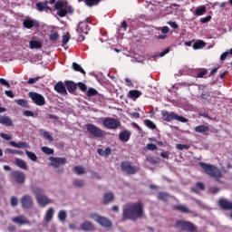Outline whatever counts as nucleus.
Segmentation results:
<instances>
[{"mask_svg": "<svg viewBox=\"0 0 232 232\" xmlns=\"http://www.w3.org/2000/svg\"><path fill=\"white\" fill-rule=\"evenodd\" d=\"M113 200H115V195L113 194V192H107L103 195V204H111Z\"/></svg>", "mask_w": 232, "mask_h": 232, "instance_id": "nucleus-22", "label": "nucleus"}, {"mask_svg": "<svg viewBox=\"0 0 232 232\" xmlns=\"http://www.w3.org/2000/svg\"><path fill=\"white\" fill-rule=\"evenodd\" d=\"M33 193L36 196V200L40 206H48V204L52 203V200L48 198V197L42 195L43 193V188H33Z\"/></svg>", "mask_w": 232, "mask_h": 232, "instance_id": "nucleus-8", "label": "nucleus"}, {"mask_svg": "<svg viewBox=\"0 0 232 232\" xmlns=\"http://www.w3.org/2000/svg\"><path fill=\"white\" fill-rule=\"evenodd\" d=\"M175 227L177 229H180L181 231H187V232H197L198 228L195 224L191 221H186L183 219H179L175 223Z\"/></svg>", "mask_w": 232, "mask_h": 232, "instance_id": "nucleus-5", "label": "nucleus"}, {"mask_svg": "<svg viewBox=\"0 0 232 232\" xmlns=\"http://www.w3.org/2000/svg\"><path fill=\"white\" fill-rule=\"evenodd\" d=\"M173 209H176V211H180V213H191V210H189V208H188V207L185 205H176L173 207Z\"/></svg>", "mask_w": 232, "mask_h": 232, "instance_id": "nucleus-29", "label": "nucleus"}, {"mask_svg": "<svg viewBox=\"0 0 232 232\" xmlns=\"http://www.w3.org/2000/svg\"><path fill=\"white\" fill-rule=\"evenodd\" d=\"M50 41H57L59 34L57 33L51 34L49 36Z\"/></svg>", "mask_w": 232, "mask_h": 232, "instance_id": "nucleus-54", "label": "nucleus"}, {"mask_svg": "<svg viewBox=\"0 0 232 232\" xmlns=\"http://www.w3.org/2000/svg\"><path fill=\"white\" fill-rule=\"evenodd\" d=\"M49 160L50 165L53 166V168H59V166H64V164H66V158H57L51 156Z\"/></svg>", "mask_w": 232, "mask_h": 232, "instance_id": "nucleus-15", "label": "nucleus"}, {"mask_svg": "<svg viewBox=\"0 0 232 232\" xmlns=\"http://www.w3.org/2000/svg\"><path fill=\"white\" fill-rule=\"evenodd\" d=\"M99 3H101V0H85V5H87V6H95Z\"/></svg>", "mask_w": 232, "mask_h": 232, "instance_id": "nucleus-45", "label": "nucleus"}, {"mask_svg": "<svg viewBox=\"0 0 232 232\" xmlns=\"http://www.w3.org/2000/svg\"><path fill=\"white\" fill-rule=\"evenodd\" d=\"M168 24H169V26H171V28H173L174 30H177V28H179V24L176 22H169Z\"/></svg>", "mask_w": 232, "mask_h": 232, "instance_id": "nucleus-61", "label": "nucleus"}, {"mask_svg": "<svg viewBox=\"0 0 232 232\" xmlns=\"http://www.w3.org/2000/svg\"><path fill=\"white\" fill-rule=\"evenodd\" d=\"M11 176L17 184H24L26 180V175L19 170L12 171Z\"/></svg>", "mask_w": 232, "mask_h": 232, "instance_id": "nucleus-12", "label": "nucleus"}, {"mask_svg": "<svg viewBox=\"0 0 232 232\" xmlns=\"http://www.w3.org/2000/svg\"><path fill=\"white\" fill-rule=\"evenodd\" d=\"M144 124H145V126H147V128H150V130L157 129V125H155V123L153 121H151V120H145Z\"/></svg>", "mask_w": 232, "mask_h": 232, "instance_id": "nucleus-39", "label": "nucleus"}, {"mask_svg": "<svg viewBox=\"0 0 232 232\" xmlns=\"http://www.w3.org/2000/svg\"><path fill=\"white\" fill-rule=\"evenodd\" d=\"M66 211L64 210H61L59 213H58V218L59 220H61V222H64L66 220Z\"/></svg>", "mask_w": 232, "mask_h": 232, "instance_id": "nucleus-44", "label": "nucleus"}, {"mask_svg": "<svg viewBox=\"0 0 232 232\" xmlns=\"http://www.w3.org/2000/svg\"><path fill=\"white\" fill-rule=\"evenodd\" d=\"M177 149L179 150L180 151L184 150H189V145H186V144H178L177 145Z\"/></svg>", "mask_w": 232, "mask_h": 232, "instance_id": "nucleus-50", "label": "nucleus"}, {"mask_svg": "<svg viewBox=\"0 0 232 232\" xmlns=\"http://www.w3.org/2000/svg\"><path fill=\"white\" fill-rule=\"evenodd\" d=\"M29 48L31 50H39V48H43V44L39 41L32 40L29 42Z\"/></svg>", "mask_w": 232, "mask_h": 232, "instance_id": "nucleus-27", "label": "nucleus"}, {"mask_svg": "<svg viewBox=\"0 0 232 232\" xmlns=\"http://www.w3.org/2000/svg\"><path fill=\"white\" fill-rule=\"evenodd\" d=\"M23 26L27 30H32V28H39L41 24L37 20L26 19L24 20Z\"/></svg>", "mask_w": 232, "mask_h": 232, "instance_id": "nucleus-17", "label": "nucleus"}, {"mask_svg": "<svg viewBox=\"0 0 232 232\" xmlns=\"http://www.w3.org/2000/svg\"><path fill=\"white\" fill-rule=\"evenodd\" d=\"M194 131H196V133H208L209 127L208 125H198L195 127Z\"/></svg>", "mask_w": 232, "mask_h": 232, "instance_id": "nucleus-28", "label": "nucleus"}, {"mask_svg": "<svg viewBox=\"0 0 232 232\" xmlns=\"http://www.w3.org/2000/svg\"><path fill=\"white\" fill-rule=\"evenodd\" d=\"M41 150L43 153H45V155H53V149H50L49 147H42Z\"/></svg>", "mask_w": 232, "mask_h": 232, "instance_id": "nucleus-43", "label": "nucleus"}, {"mask_svg": "<svg viewBox=\"0 0 232 232\" xmlns=\"http://www.w3.org/2000/svg\"><path fill=\"white\" fill-rule=\"evenodd\" d=\"M119 139L121 142H128L131 139V132L129 130H125L120 132Z\"/></svg>", "mask_w": 232, "mask_h": 232, "instance_id": "nucleus-20", "label": "nucleus"}, {"mask_svg": "<svg viewBox=\"0 0 232 232\" xmlns=\"http://www.w3.org/2000/svg\"><path fill=\"white\" fill-rule=\"evenodd\" d=\"M206 73H208V70L205 69L198 73L197 78L202 79L204 77V75H206Z\"/></svg>", "mask_w": 232, "mask_h": 232, "instance_id": "nucleus-58", "label": "nucleus"}, {"mask_svg": "<svg viewBox=\"0 0 232 232\" xmlns=\"http://www.w3.org/2000/svg\"><path fill=\"white\" fill-rule=\"evenodd\" d=\"M42 135L44 136V138L47 139V140H49L50 142H53V137H52V136L50 135V132H48V131H44V132L42 133Z\"/></svg>", "mask_w": 232, "mask_h": 232, "instance_id": "nucleus-47", "label": "nucleus"}, {"mask_svg": "<svg viewBox=\"0 0 232 232\" xmlns=\"http://www.w3.org/2000/svg\"><path fill=\"white\" fill-rule=\"evenodd\" d=\"M15 102L18 104V106H21L22 108H29L28 101L24 99L15 100Z\"/></svg>", "mask_w": 232, "mask_h": 232, "instance_id": "nucleus-38", "label": "nucleus"}, {"mask_svg": "<svg viewBox=\"0 0 232 232\" xmlns=\"http://www.w3.org/2000/svg\"><path fill=\"white\" fill-rule=\"evenodd\" d=\"M29 97L34 104H35L36 106H44V104H46V100L44 99V96L39 94L38 92H30Z\"/></svg>", "mask_w": 232, "mask_h": 232, "instance_id": "nucleus-10", "label": "nucleus"}, {"mask_svg": "<svg viewBox=\"0 0 232 232\" xmlns=\"http://www.w3.org/2000/svg\"><path fill=\"white\" fill-rule=\"evenodd\" d=\"M78 86L79 90H81V92H86V90H88V86H86L83 82H78L76 83V87Z\"/></svg>", "mask_w": 232, "mask_h": 232, "instance_id": "nucleus-46", "label": "nucleus"}, {"mask_svg": "<svg viewBox=\"0 0 232 232\" xmlns=\"http://www.w3.org/2000/svg\"><path fill=\"white\" fill-rule=\"evenodd\" d=\"M64 84L69 93H75V90H77V83L73 81H65Z\"/></svg>", "mask_w": 232, "mask_h": 232, "instance_id": "nucleus-21", "label": "nucleus"}, {"mask_svg": "<svg viewBox=\"0 0 232 232\" xmlns=\"http://www.w3.org/2000/svg\"><path fill=\"white\" fill-rule=\"evenodd\" d=\"M12 220L14 222V224H20V226L30 224V221H28V219H26L24 216L14 217Z\"/></svg>", "mask_w": 232, "mask_h": 232, "instance_id": "nucleus-24", "label": "nucleus"}, {"mask_svg": "<svg viewBox=\"0 0 232 232\" xmlns=\"http://www.w3.org/2000/svg\"><path fill=\"white\" fill-rule=\"evenodd\" d=\"M69 41H70V34H64L62 40L63 44H68Z\"/></svg>", "mask_w": 232, "mask_h": 232, "instance_id": "nucleus-51", "label": "nucleus"}, {"mask_svg": "<svg viewBox=\"0 0 232 232\" xmlns=\"http://www.w3.org/2000/svg\"><path fill=\"white\" fill-rule=\"evenodd\" d=\"M54 92L60 93L61 95H68V91H66V85L63 82H58L54 85Z\"/></svg>", "mask_w": 232, "mask_h": 232, "instance_id": "nucleus-18", "label": "nucleus"}, {"mask_svg": "<svg viewBox=\"0 0 232 232\" xmlns=\"http://www.w3.org/2000/svg\"><path fill=\"white\" fill-rule=\"evenodd\" d=\"M200 97H201V99L206 100L209 97V92H203V93H201Z\"/></svg>", "mask_w": 232, "mask_h": 232, "instance_id": "nucleus-64", "label": "nucleus"}, {"mask_svg": "<svg viewBox=\"0 0 232 232\" xmlns=\"http://www.w3.org/2000/svg\"><path fill=\"white\" fill-rule=\"evenodd\" d=\"M160 30L163 34H169V27L168 26H163L160 28Z\"/></svg>", "mask_w": 232, "mask_h": 232, "instance_id": "nucleus-63", "label": "nucleus"}, {"mask_svg": "<svg viewBox=\"0 0 232 232\" xmlns=\"http://www.w3.org/2000/svg\"><path fill=\"white\" fill-rule=\"evenodd\" d=\"M0 84H2V86H6V88H10V83L4 78L0 79Z\"/></svg>", "mask_w": 232, "mask_h": 232, "instance_id": "nucleus-56", "label": "nucleus"}, {"mask_svg": "<svg viewBox=\"0 0 232 232\" xmlns=\"http://www.w3.org/2000/svg\"><path fill=\"white\" fill-rule=\"evenodd\" d=\"M10 202H11L12 208H15L19 204V199H17V198H15V196H13L11 198Z\"/></svg>", "mask_w": 232, "mask_h": 232, "instance_id": "nucleus-48", "label": "nucleus"}, {"mask_svg": "<svg viewBox=\"0 0 232 232\" xmlns=\"http://www.w3.org/2000/svg\"><path fill=\"white\" fill-rule=\"evenodd\" d=\"M73 171L74 173H76V175H84V173H86V170H84L83 166H75L73 168Z\"/></svg>", "mask_w": 232, "mask_h": 232, "instance_id": "nucleus-35", "label": "nucleus"}, {"mask_svg": "<svg viewBox=\"0 0 232 232\" xmlns=\"http://www.w3.org/2000/svg\"><path fill=\"white\" fill-rule=\"evenodd\" d=\"M102 124L107 130H117V128H121V121L117 118H105Z\"/></svg>", "mask_w": 232, "mask_h": 232, "instance_id": "nucleus-9", "label": "nucleus"}, {"mask_svg": "<svg viewBox=\"0 0 232 232\" xmlns=\"http://www.w3.org/2000/svg\"><path fill=\"white\" fill-rule=\"evenodd\" d=\"M158 198L159 200H162V202H168V200H169V194L166 192H159Z\"/></svg>", "mask_w": 232, "mask_h": 232, "instance_id": "nucleus-32", "label": "nucleus"}, {"mask_svg": "<svg viewBox=\"0 0 232 232\" xmlns=\"http://www.w3.org/2000/svg\"><path fill=\"white\" fill-rule=\"evenodd\" d=\"M99 95V91L94 88H89L87 91V97H95Z\"/></svg>", "mask_w": 232, "mask_h": 232, "instance_id": "nucleus-37", "label": "nucleus"}, {"mask_svg": "<svg viewBox=\"0 0 232 232\" xmlns=\"http://www.w3.org/2000/svg\"><path fill=\"white\" fill-rule=\"evenodd\" d=\"M21 204L22 208L24 209H30L34 207V199L32 198V196L30 195H24L21 198Z\"/></svg>", "mask_w": 232, "mask_h": 232, "instance_id": "nucleus-13", "label": "nucleus"}, {"mask_svg": "<svg viewBox=\"0 0 232 232\" xmlns=\"http://www.w3.org/2000/svg\"><path fill=\"white\" fill-rule=\"evenodd\" d=\"M147 150H149V151H155V150H157V145L149 143L147 144Z\"/></svg>", "mask_w": 232, "mask_h": 232, "instance_id": "nucleus-52", "label": "nucleus"}, {"mask_svg": "<svg viewBox=\"0 0 232 232\" xmlns=\"http://www.w3.org/2000/svg\"><path fill=\"white\" fill-rule=\"evenodd\" d=\"M206 46V43L202 40H198L193 44L194 50H200L201 48H204Z\"/></svg>", "mask_w": 232, "mask_h": 232, "instance_id": "nucleus-34", "label": "nucleus"}, {"mask_svg": "<svg viewBox=\"0 0 232 232\" xmlns=\"http://www.w3.org/2000/svg\"><path fill=\"white\" fill-rule=\"evenodd\" d=\"M72 184L76 188H84V180H82V179H74L72 181Z\"/></svg>", "mask_w": 232, "mask_h": 232, "instance_id": "nucleus-40", "label": "nucleus"}, {"mask_svg": "<svg viewBox=\"0 0 232 232\" xmlns=\"http://www.w3.org/2000/svg\"><path fill=\"white\" fill-rule=\"evenodd\" d=\"M25 154L27 155L28 159H30L31 160H34V162L37 160V155H35V153L29 150H25Z\"/></svg>", "mask_w": 232, "mask_h": 232, "instance_id": "nucleus-41", "label": "nucleus"}, {"mask_svg": "<svg viewBox=\"0 0 232 232\" xmlns=\"http://www.w3.org/2000/svg\"><path fill=\"white\" fill-rule=\"evenodd\" d=\"M36 10L38 12H44V10H47L49 12L53 11V9L48 5V1L37 2L36 3Z\"/></svg>", "mask_w": 232, "mask_h": 232, "instance_id": "nucleus-19", "label": "nucleus"}, {"mask_svg": "<svg viewBox=\"0 0 232 232\" xmlns=\"http://www.w3.org/2000/svg\"><path fill=\"white\" fill-rule=\"evenodd\" d=\"M122 222L131 220L135 222L144 217V205L142 202L128 203L122 208Z\"/></svg>", "mask_w": 232, "mask_h": 232, "instance_id": "nucleus-1", "label": "nucleus"}, {"mask_svg": "<svg viewBox=\"0 0 232 232\" xmlns=\"http://www.w3.org/2000/svg\"><path fill=\"white\" fill-rule=\"evenodd\" d=\"M218 191H220V188H218V187H212V188H210V192L213 195H217V193H218Z\"/></svg>", "mask_w": 232, "mask_h": 232, "instance_id": "nucleus-59", "label": "nucleus"}, {"mask_svg": "<svg viewBox=\"0 0 232 232\" xmlns=\"http://www.w3.org/2000/svg\"><path fill=\"white\" fill-rule=\"evenodd\" d=\"M15 164L16 166H18V168H21L22 169H28V165H26V162L19 158L15 159Z\"/></svg>", "mask_w": 232, "mask_h": 232, "instance_id": "nucleus-31", "label": "nucleus"}, {"mask_svg": "<svg viewBox=\"0 0 232 232\" xmlns=\"http://www.w3.org/2000/svg\"><path fill=\"white\" fill-rule=\"evenodd\" d=\"M7 153H11L12 155H23V151L21 150H15L14 149H6Z\"/></svg>", "mask_w": 232, "mask_h": 232, "instance_id": "nucleus-49", "label": "nucleus"}, {"mask_svg": "<svg viewBox=\"0 0 232 232\" xmlns=\"http://www.w3.org/2000/svg\"><path fill=\"white\" fill-rule=\"evenodd\" d=\"M209 21H211V15H208L200 19V22L203 24H206V23H209Z\"/></svg>", "mask_w": 232, "mask_h": 232, "instance_id": "nucleus-55", "label": "nucleus"}, {"mask_svg": "<svg viewBox=\"0 0 232 232\" xmlns=\"http://www.w3.org/2000/svg\"><path fill=\"white\" fill-rule=\"evenodd\" d=\"M218 204L223 211H232V201L221 198L218 199Z\"/></svg>", "mask_w": 232, "mask_h": 232, "instance_id": "nucleus-16", "label": "nucleus"}, {"mask_svg": "<svg viewBox=\"0 0 232 232\" xmlns=\"http://www.w3.org/2000/svg\"><path fill=\"white\" fill-rule=\"evenodd\" d=\"M48 3L54 5V10L57 11L56 15L59 17H66L67 14H73V7L66 0H49Z\"/></svg>", "mask_w": 232, "mask_h": 232, "instance_id": "nucleus-2", "label": "nucleus"}, {"mask_svg": "<svg viewBox=\"0 0 232 232\" xmlns=\"http://www.w3.org/2000/svg\"><path fill=\"white\" fill-rule=\"evenodd\" d=\"M72 68L75 72H80V73H82V75H86V71H84V69H82V67H81V65L77 63H72Z\"/></svg>", "mask_w": 232, "mask_h": 232, "instance_id": "nucleus-33", "label": "nucleus"}, {"mask_svg": "<svg viewBox=\"0 0 232 232\" xmlns=\"http://www.w3.org/2000/svg\"><path fill=\"white\" fill-rule=\"evenodd\" d=\"M9 144L10 146H13V148H20V149L30 148V145L25 141H20L18 143L15 141H10Z\"/></svg>", "mask_w": 232, "mask_h": 232, "instance_id": "nucleus-26", "label": "nucleus"}, {"mask_svg": "<svg viewBox=\"0 0 232 232\" xmlns=\"http://www.w3.org/2000/svg\"><path fill=\"white\" fill-rule=\"evenodd\" d=\"M5 93L7 97H10V99H14V97H15V95H14V92L12 91H5Z\"/></svg>", "mask_w": 232, "mask_h": 232, "instance_id": "nucleus-62", "label": "nucleus"}, {"mask_svg": "<svg viewBox=\"0 0 232 232\" xmlns=\"http://www.w3.org/2000/svg\"><path fill=\"white\" fill-rule=\"evenodd\" d=\"M196 188H198L201 191H204V189H206V185H204V183H202V182H198L196 184Z\"/></svg>", "mask_w": 232, "mask_h": 232, "instance_id": "nucleus-57", "label": "nucleus"}, {"mask_svg": "<svg viewBox=\"0 0 232 232\" xmlns=\"http://www.w3.org/2000/svg\"><path fill=\"white\" fill-rule=\"evenodd\" d=\"M81 227L82 231H95V227L91 221H84L82 223Z\"/></svg>", "mask_w": 232, "mask_h": 232, "instance_id": "nucleus-23", "label": "nucleus"}, {"mask_svg": "<svg viewBox=\"0 0 232 232\" xmlns=\"http://www.w3.org/2000/svg\"><path fill=\"white\" fill-rule=\"evenodd\" d=\"M86 130L89 133H91V135H93V137H97L98 139L104 137V132L102 131V130L92 123H88L86 125Z\"/></svg>", "mask_w": 232, "mask_h": 232, "instance_id": "nucleus-11", "label": "nucleus"}, {"mask_svg": "<svg viewBox=\"0 0 232 232\" xmlns=\"http://www.w3.org/2000/svg\"><path fill=\"white\" fill-rule=\"evenodd\" d=\"M197 15H204L206 14V6L198 7L195 10Z\"/></svg>", "mask_w": 232, "mask_h": 232, "instance_id": "nucleus-42", "label": "nucleus"}, {"mask_svg": "<svg viewBox=\"0 0 232 232\" xmlns=\"http://www.w3.org/2000/svg\"><path fill=\"white\" fill-rule=\"evenodd\" d=\"M161 115L163 118V121H166V122H171V121H179V122H188V120L184 116H179L177 113L171 111L169 112L168 111H162Z\"/></svg>", "mask_w": 232, "mask_h": 232, "instance_id": "nucleus-6", "label": "nucleus"}, {"mask_svg": "<svg viewBox=\"0 0 232 232\" xmlns=\"http://www.w3.org/2000/svg\"><path fill=\"white\" fill-rule=\"evenodd\" d=\"M90 24H92V23L88 19L78 24L76 28V32L78 34V43H82V41L85 39L84 35H88V32L92 30V26Z\"/></svg>", "mask_w": 232, "mask_h": 232, "instance_id": "nucleus-4", "label": "nucleus"}, {"mask_svg": "<svg viewBox=\"0 0 232 232\" xmlns=\"http://www.w3.org/2000/svg\"><path fill=\"white\" fill-rule=\"evenodd\" d=\"M0 124L4 126H13L14 122L8 116L0 115Z\"/></svg>", "mask_w": 232, "mask_h": 232, "instance_id": "nucleus-25", "label": "nucleus"}, {"mask_svg": "<svg viewBox=\"0 0 232 232\" xmlns=\"http://www.w3.org/2000/svg\"><path fill=\"white\" fill-rule=\"evenodd\" d=\"M90 218H92V220L97 222V224H100L102 226V227L108 228V227H111V226H113V223L111 222V220H110V218H108L106 217L99 216V214H97V213H91Z\"/></svg>", "mask_w": 232, "mask_h": 232, "instance_id": "nucleus-7", "label": "nucleus"}, {"mask_svg": "<svg viewBox=\"0 0 232 232\" xmlns=\"http://www.w3.org/2000/svg\"><path fill=\"white\" fill-rule=\"evenodd\" d=\"M23 115H24L25 117H34V112L32 111H24L23 112Z\"/></svg>", "mask_w": 232, "mask_h": 232, "instance_id": "nucleus-60", "label": "nucleus"}, {"mask_svg": "<svg viewBox=\"0 0 232 232\" xmlns=\"http://www.w3.org/2000/svg\"><path fill=\"white\" fill-rule=\"evenodd\" d=\"M198 166L202 168L203 172L208 177L215 179L218 182H220V179H222V171L219 170L215 165L207 164L205 162H199Z\"/></svg>", "mask_w": 232, "mask_h": 232, "instance_id": "nucleus-3", "label": "nucleus"}, {"mask_svg": "<svg viewBox=\"0 0 232 232\" xmlns=\"http://www.w3.org/2000/svg\"><path fill=\"white\" fill-rule=\"evenodd\" d=\"M41 79V76L35 77V78H30L27 82L28 84H35L37 81Z\"/></svg>", "mask_w": 232, "mask_h": 232, "instance_id": "nucleus-53", "label": "nucleus"}, {"mask_svg": "<svg viewBox=\"0 0 232 232\" xmlns=\"http://www.w3.org/2000/svg\"><path fill=\"white\" fill-rule=\"evenodd\" d=\"M121 168L122 171H125V173H128V175H134V173H137V169L131 166V163L130 161L121 162Z\"/></svg>", "mask_w": 232, "mask_h": 232, "instance_id": "nucleus-14", "label": "nucleus"}, {"mask_svg": "<svg viewBox=\"0 0 232 232\" xmlns=\"http://www.w3.org/2000/svg\"><path fill=\"white\" fill-rule=\"evenodd\" d=\"M53 218V208H49L45 214V222H50Z\"/></svg>", "mask_w": 232, "mask_h": 232, "instance_id": "nucleus-36", "label": "nucleus"}, {"mask_svg": "<svg viewBox=\"0 0 232 232\" xmlns=\"http://www.w3.org/2000/svg\"><path fill=\"white\" fill-rule=\"evenodd\" d=\"M141 95L142 92L138 90H131L129 92V98L132 100L139 99V97H140Z\"/></svg>", "mask_w": 232, "mask_h": 232, "instance_id": "nucleus-30", "label": "nucleus"}]
</instances>
